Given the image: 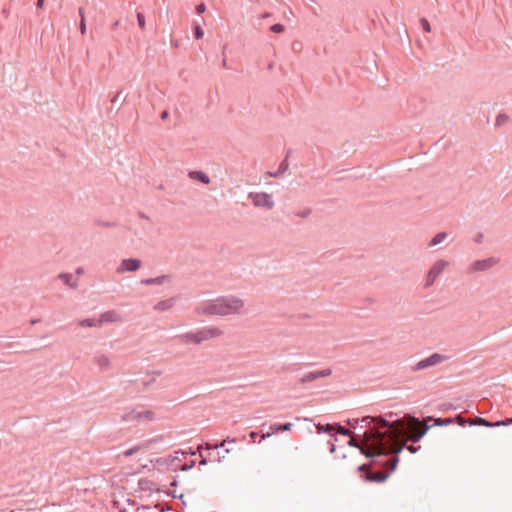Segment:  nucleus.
Instances as JSON below:
<instances>
[{"mask_svg": "<svg viewBox=\"0 0 512 512\" xmlns=\"http://www.w3.org/2000/svg\"><path fill=\"white\" fill-rule=\"evenodd\" d=\"M58 278L70 288H76L78 285L77 280L70 273H61Z\"/></svg>", "mask_w": 512, "mask_h": 512, "instance_id": "11", "label": "nucleus"}, {"mask_svg": "<svg viewBox=\"0 0 512 512\" xmlns=\"http://www.w3.org/2000/svg\"><path fill=\"white\" fill-rule=\"evenodd\" d=\"M167 117V112H162L161 118L164 119Z\"/></svg>", "mask_w": 512, "mask_h": 512, "instance_id": "43", "label": "nucleus"}, {"mask_svg": "<svg viewBox=\"0 0 512 512\" xmlns=\"http://www.w3.org/2000/svg\"><path fill=\"white\" fill-rule=\"evenodd\" d=\"M420 23H421L422 28H423V30H424L425 32L429 33V32L431 31V26H430V24H429V22H428V20H427V19L422 18V19L420 20Z\"/></svg>", "mask_w": 512, "mask_h": 512, "instance_id": "27", "label": "nucleus"}, {"mask_svg": "<svg viewBox=\"0 0 512 512\" xmlns=\"http://www.w3.org/2000/svg\"><path fill=\"white\" fill-rule=\"evenodd\" d=\"M180 339L185 344H193V345L201 344L198 329L182 334L180 336Z\"/></svg>", "mask_w": 512, "mask_h": 512, "instance_id": "9", "label": "nucleus"}, {"mask_svg": "<svg viewBox=\"0 0 512 512\" xmlns=\"http://www.w3.org/2000/svg\"><path fill=\"white\" fill-rule=\"evenodd\" d=\"M195 38L201 39L204 36V31L200 26H196L194 29Z\"/></svg>", "mask_w": 512, "mask_h": 512, "instance_id": "28", "label": "nucleus"}, {"mask_svg": "<svg viewBox=\"0 0 512 512\" xmlns=\"http://www.w3.org/2000/svg\"><path fill=\"white\" fill-rule=\"evenodd\" d=\"M141 267V261L135 258L123 259L116 269L118 274L135 272Z\"/></svg>", "mask_w": 512, "mask_h": 512, "instance_id": "8", "label": "nucleus"}, {"mask_svg": "<svg viewBox=\"0 0 512 512\" xmlns=\"http://www.w3.org/2000/svg\"><path fill=\"white\" fill-rule=\"evenodd\" d=\"M507 121H508V116H506L504 114H500L496 118V125H498V126L503 125Z\"/></svg>", "mask_w": 512, "mask_h": 512, "instance_id": "26", "label": "nucleus"}, {"mask_svg": "<svg viewBox=\"0 0 512 512\" xmlns=\"http://www.w3.org/2000/svg\"><path fill=\"white\" fill-rule=\"evenodd\" d=\"M136 512H158L157 506H142L137 509Z\"/></svg>", "mask_w": 512, "mask_h": 512, "instance_id": "24", "label": "nucleus"}, {"mask_svg": "<svg viewBox=\"0 0 512 512\" xmlns=\"http://www.w3.org/2000/svg\"><path fill=\"white\" fill-rule=\"evenodd\" d=\"M83 272H84V270H83V268H81V267H80V268H78V269L76 270V273H77L78 275L83 274Z\"/></svg>", "mask_w": 512, "mask_h": 512, "instance_id": "40", "label": "nucleus"}, {"mask_svg": "<svg viewBox=\"0 0 512 512\" xmlns=\"http://www.w3.org/2000/svg\"><path fill=\"white\" fill-rule=\"evenodd\" d=\"M270 30L273 32V33H282L285 31V27L282 25V24H274L270 27Z\"/></svg>", "mask_w": 512, "mask_h": 512, "instance_id": "25", "label": "nucleus"}, {"mask_svg": "<svg viewBox=\"0 0 512 512\" xmlns=\"http://www.w3.org/2000/svg\"><path fill=\"white\" fill-rule=\"evenodd\" d=\"M249 436H250V438L254 439L256 437V433L255 432H251Z\"/></svg>", "mask_w": 512, "mask_h": 512, "instance_id": "42", "label": "nucleus"}, {"mask_svg": "<svg viewBox=\"0 0 512 512\" xmlns=\"http://www.w3.org/2000/svg\"><path fill=\"white\" fill-rule=\"evenodd\" d=\"M247 310L245 300L235 295L206 300L195 307V313L198 316L206 317L244 315Z\"/></svg>", "mask_w": 512, "mask_h": 512, "instance_id": "2", "label": "nucleus"}, {"mask_svg": "<svg viewBox=\"0 0 512 512\" xmlns=\"http://www.w3.org/2000/svg\"><path fill=\"white\" fill-rule=\"evenodd\" d=\"M249 198L256 207L271 210L274 207L272 196L265 192L250 193Z\"/></svg>", "mask_w": 512, "mask_h": 512, "instance_id": "5", "label": "nucleus"}, {"mask_svg": "<svg viewBox=\"0 0 512 512\" xmlns=\"http://www.w3.org/2000/svg\"><path fill=\"white\" fill-rule=\"evenodd\" d=\"M337 432L340 433V434H343V435H349L350 434V431L348 429H345L341 426H338L337 427Z\"/></svg>", "mask_w": 512, "mask_h": 512, "instance_id": "33", "label": "nucleus"}, {"mask_svg": "<svg viewBox=\"0 0 512 512\" xmlns=\"http://www.w3.org/2000/svg\"><path fill=\"white\" fill-rule=\"evenodd\" d=\"M292 428V423H285V424H275L270 427V429L273 431V433H277L280 431H289Z\"/></svg>", "mask_w": 512, "mask_h": 512, "instance_id": "15", "label": "nucleus"}, {"mask_svg": "<svg viewBox=\"0 0 512 512\" xmlns=\"http://www.w3.org/2000/svg\"><path fill=\"white\" fill-rule=\"evenodd\" d=\"M468 423L470 425L477 424V425H482V426H486V427H493V426H504V425L510 424V423H512V419H507L506 421H498L496 423H491V422L485 420L484 418L477 417L474 420H469Z\"/></svg>", "mask_w": 512, "mask_h": 512, "instance_id": "10", "label": "nucleus"}, {"mask_svg": "<svg viewBox=\"0 0 512 512\" xmlns=\"http://www.w3.org/2000/svg\"><path fill=\"white\" fill-rule=\"evenodd\" d=\"M456 421L458 422L459 425H464L467 422L463 418H461L460 416H458L456 418Z\"/></svg>", "mask_w": 512, "mask_h": 512, "instance_id": "36", "label": "nucleus"}, {"mask_svg": "<svg viewBox=\"0 0 512 512\" xmlns=\"http://www.w3.org/2000/svg\"><path fill=\"white\" fill-rule=\"evenodd\" d=\"M225 443H226V440H223V441L220 443V445H219V446H220V447H224Z\"/></svg>", "mask_w": 512, "mask_h": 512, "instance_id": "44", "label": "nucleus"}, {"mask_svg": "<svg viewBox=\"0 0 512 512\" xmlns=\"http://www.w3.org/2000/svg\"><path fill=\"white\" fill-rule=\"evenodd\" d=\"M447 237V234L445 232H440L436 234L433 239L430 242V246H436L440 243H442Z\"/></svg>", "mask_w": 512, "mask_h": 512, "instance_id": "16", "label": "nucleus"}, {"mask_svg": "<svg viewBox=\"0 0 512 512\" xmlns=\"http://www.w3.org/2000/svg\"><path fill=\"white\" fill-rule=\"evenodd\" d=\"M176 303V298L171 297L165 301H162V310L172 308Z\"/></svg>", "mask_w": 512, "mask_h": 512, "instance_id": "23", "label": "nucleus"}, {"mask_svg": "<svg viewBox=\"0 0 512 512\" xmlns=\"http://www.w3.org/2000/svg\"><path fill=\"white\" fill-rule=\"evenodd\" d=\"M328 375H330V371L312 372V373H309L307 376H305V378L303 380L304 381H313L319 377H325Z\"/></svg>", "mask_w": 512, "mask_h": 512, "instance_id": "14", "label": "nucleus"}, {"mask_svg": "<svg viewBox=\"0 0 512 512\" xmlns=\"http://www.w3.org/2000/svg\"><path fill=\"white\" fill-rule=\"evenodd\" d=\"M361 422L367 428L363 433L361 450L368 456L398 453L406 446L408 440L419 441L429 429L427 425L411 416L393 422L381 417H364Z\"/></svg>", "mask_w": 512, "mask_h": 512, "instance_id": "1", "label": "nucleus"}, {"mask_svg": "<svg viewBox=\"0 0 512 512\" xmlns=\"http://www.w3.org/2000/svg\"><path fill=\"white\" fill-rule=\"evenodd\" d=\"M201 343L220 338L224 335V330L219 326H205L198 329Z\"/></svg>", "mask_w": 512, "mask_h": 512, "instance_id": "6", "label": "nucleus"}, {"mask_svg": "<svg viewBox=\"0 0 512 512\" xmlns=\"http://www.w3.org/2000/svg\"><path fill=\"white\" fill-rule=\"evenodd\" d=\"M349 444H350L351 446L358 447V444L355 442V440H354L353 438H351V439H350Z\"/></svg>", "mask_w": 512, "mask_h": 512, "instance_id": "39", "label": "nucleus"}, {"mask_svg": "<svg viewBox=\"0 0 512 512\" xmlns=\"http://www.w3.org/2000/svg\"><path fill=\"white\" fill-rule=\"evenodd\" d=\"M157 281H158L157 278H153V279L142 280L141 283L142 284H146V285H150V284L156 283Z\"/></svg>", "mask_w": 512, "mask_h": 512, "instance_id": "34", "label": "nucleus"}, {"mask_svg": "<svg viewBox=\"0 0 512 512\" xmlns=\"http://www.w3.org/2000/svg\"><path fill=\"white\" fill-rule=\"evenodd\" d=\"M448 266L449 262L446 260L439 259L435 261L425 276V286H432Z\"/></svg>", "mask_w": 512, "mask_h": 512, "instance_id": "3", "label": "nucleus"}, {"mask_svg": "<svg viewBox=\"0 0 512 512\" xmlns=\"http://www.w3.org/2000/svg\"><path fill=\"white\" fill-rule=\"evenodd\" d=\"M118 320H119V316L115 312L108 311V312L103 313L100 316V318L98 319V323H99V326H101L103 323L116 322Z\"/></svg>", "mask_w": 512, "mask_h": 512, "instance_id": "12", "label": "nucleus"}, {"mask_svg": "<svg viewBox=\"0 0 512 512\" xmlns=\"http://www.w3.org/2000/svg\"><path fill=\"white\" fill-rule=\"evenodd\" d=\"M205 10H206V6H205V4H204V3H200V4H199V5H197V7H196V11H197V13H198V14H202V13H204V12H205Z\"/></svg>", "mask_w": 512, "mask_h": 512, "instance_id": "32", "label": "nucleus"}, {"mask_svg": "<svg viewBox=\"0 0 512 512\" xmlns=\"http://www.w3.org/2000/svg\"><path fill=\"white\" fill-rule=\"evenodd\" d=\"M447 359H448V357L443 354L434 353V354L430 355L429 357L419 361L415 366V370H422V369H426L431 366L441 364V363L445 362Z\"/></svg>", "mask_w": 512, "mask_h": 512, "instance_id": "7", "label": "nucleus"}, {"mask_svg": "<svg viewBox=\"0 0 512 512\" xmlns=\"http://www.w3.org/2000/svg\"><path fill=\"white\" fill-rule=\"evenodd\" d=\"M189 178L192 180L200 181L204 184L210 183V178L202 171H191L189 172Z\"/></svg>", "mask_w": 512, "mask_h": 512, "instance_id": "13", "label": "nucleus"}, {"mask_svg": "<svg viewBox=\"0 0 512 512\" xmlns=\"http://www.w3.org/2000/svg\"><path fill=\"white\" fill-rule=\"evenodd\" d=\"M407 449L411 452V453H415L417 451V448H415L414 446H408Z\"/></svg>", "mask_w": 512, "mask_h": 512, "instance_id": "38", "label": "nucleus"}, {"mask_svg": "<svg viewBox=\"0 0 512 512\" xmlns=\"http://www.w3.org/2000/svg\"><path fill=\"white\" fill-rule=\"evenodd\" d=\"M310 213H311L310 209H305L301 213H299L298 215L301 216V217H307V216L310 215Z\"/></svg>", "mask_w": 512, "mask_h": 512, "instance_id": "35", "label": "nucleus"}, {"mask_svg": "<svg viewBox=\"0 0 512 512\" xmlns=\"http://www.w3.org/2000/svg\"><path fill=\"white\" fill-rule=\"evenodd\" d=\"M387 478V474L384 472H376L368 477L371 481L382 482Z\"/></svg>", "mask_w": 512, "mask_h": 512, "instance_id": "19", "label": "nucleus"}, {"mask_svg": "<svg viewBox=\"0 0 512 512\" xmlns=\"http://www.w3.org/2000/svg\"><path fill=\"white\" fill-rule=\"evenodd\" d=\"M137 453L144 455V454H146V450L143 448H140V447H135V448L128 449V450L124 451L123 455L126 457H129V456H132L133 454H137Z\"/></svg>", "mask_w": 512, "mask_h": 512, "instance_id": "18", "label": "nucleus"}, {"mask_svg": "<svg viewBox=\"0 0 512 512\" xmlns=\"http://www.w3.org/2000/svg\"><path fill=\"white\" fill-rule=\"evenodd\" d=\"M316 429H317L318 433H324V432L330 433L335 430V427L331 424H327V425L317 424Z\"/></svg>", "mask_w": 512, "mask_h": 512, "instance_id": "20", "label": "nucleus"}, {"mask_svg": "<svg viewBox=\"0 0 512 512\" xmlns=\"http://www.w3.org/2000/svg\"><path fill=\"white\" fill-rule=\"evenodd\" d=\"M175 454H176V456H174L173 459L166 460L167 465L170 466L172 470H177L180 467V465H178L174 462H175V460L178 459V454L184 455V452L176 451Z\"/></svg>", "mask_w": 512, "mask_h": 512, "instance_id": "22", "label": "nucleus"}, {"mask_svg": "<svg viewBox=\"0 0 512 512\" xmlns=\"http://www.w3.org/2000/svg\"><path fill=\"white\" fill-rule=\"evenodd\" d=\"M79 15H80V32L82 35L86 33V20L84 11L82 8L79 9Z\"/></svg>", "mask_w": 512, "mask_h": 512, "instance_id": "21", "label": "nucleus"}, {"mask_svg": "<svg viewBox=\"0 0 512 512\" xmlns=\"http://www.w3.org/2000/svg\"><path fill=\"white\" fill-rule=\"evenodd\" d=\"M454 420L453 419H445V420H442V419H436V425H447V424H451L453 423Z\"/></svg>", "mask_w": 512, "mask_h": 512, "instance_id": "29", "label": "nucleus"}, {"mask_svg": "<svg viewBox=\"0 0 512 512\" xmlns=\"http://www.w3.org/2000/svg\"><path fill=\"white\" fill-rule=\"evenodd\" d=\"M44 2H45V0H38L37 1V7L38 8H43L44 7Z\"/></svg>", "mask_w": 512, "mask_h": 512, "instance_id": "37", "label": "nucleus"}, {"mask_svg": "<svg viewBox=\"0 0 512 512\" xmlns=\"http://www.w3.org/2000/svg\"><path fill=\"white\" fill-rule=\"evenodd\" d=\"M137 19H138L139 26L141 28H144V25H145L144 16L141 13H138L137 14Z\"/></svg>", "mask_w": 512, "mask_h": 512, "instance_id": "31", "label": "nucleus"}, {"mask_svg": "<svg viewBox=\"0 0 512 512\" xmlns=\"http://www.w3.org/2000/svg\"><path fill=\"white\" fill-rule=\"evenodd\" d=\"M272 434H274V433L272 432V433L263 434L262 439H266L267 437H270Z\"/></svg>", "mask_w": 512, "mask_h": 512, "instance_id": "41", "label": "nucleus"}, {"mask_svg": "<svg viewBox=\"0 0 512 512\" xmlns=\"http://www.w3.org/2000/svg\"><path fill=\"white\" fill-rule=\"evenodd\" d=\"M79 326L81 327H100L98 323V319H84L79 321Z\"/></svg>", "mask_w": 512, "mask_h": 512, "instance_id": "17", "label": "nucleus"}, {"mask_svg": "<svg viewBox=\"0 0 512 512\" xmlns=\"http://www.w3.org/2000/svg\"><path fill=\"white\" fill-rule=\"evenodd\" d=\"M498 263H499V258L493 257V256L488 257L486 259L477 260L469 266L468 272L469 273L485 272V271H488V270L492 269L493 267H495Z\"/></svg>", "mask_w": 512, "mask_h": 512, "instance_id": "4", "label": "nucleus"}, {"mask_svg": "<svg viewBox=\"0 0 512 512\" xmlns=\"http://www.w3.org/2000/svg\"><path fill=\"white\" fill-rule=\"evenodd\" d=\"M140 486L143 490H148V489H151L150 487V483L148 480H141L140 481Z\"/></svg>", "mask_w": 512, "mask_h": 512, "instance_id": "30", "label": "nucleus"}]
</instances>
